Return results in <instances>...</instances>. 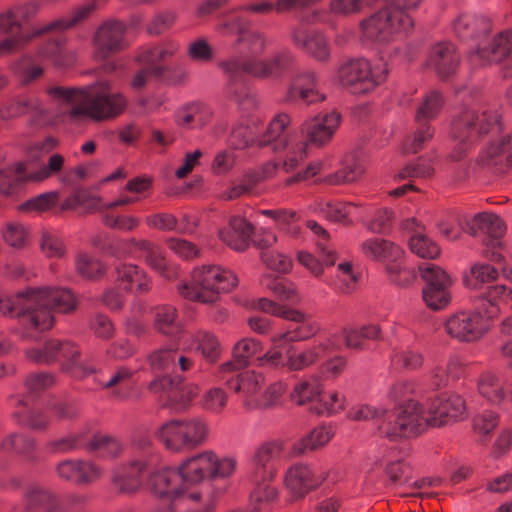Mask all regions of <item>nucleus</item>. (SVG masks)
Instances as JSON below:
<instances>
[{"label": "nucleus", "instance_id": "nucleus-1", "mask_svg": "<svg viewBox=\"0 0 512 512\" xmlns=\"http://www.w3.org/2000/svg\"><path fill=\"white\" fill-rule=\"evenodd\" d=\"M76 305V298L68 289L28 288L15 296H0V317H21L27 330L45 331L54 324L53 311L69 313Z\"/></svg>", "mask_w": 512, "mask_h": 512}, {"label": "nucleus", "instance_id": "nucleus-2", "mask_svg": "<svg viewBox=\"0 0 512 512\" xmlns=\"http://www.w3.org/2000/svg\"><path fill=\"white\" fill-rule=\"evenodd\" d=\"M51 92L71 104L73 119L107 121L123 114L128 106L127 98L120 92H111L106 81L83 88H55Z\"/></svg>", "mask_w": 512, "mask_h": 512}, {"label": "nucleus", "instance_id": "nucleus-3", "mask_svg": "<svg viewBox=\"0 0 512 512\" xmlns=\"http://www.w3.org/2000/svg\"><path fill=\"white\" fill-rule=\"evenodd\" d=\"M237 285L238 278L233 271L216 264H204L195 267L190 279L178 284L177 291L184 299L212 304Z\"/></svg>", "mask_w": 512, "mask_h": 512}, {"label": "nucleus", "instance_id": "nucleus-4", "mask_svg": "<svg viewBox=\"0 0 512 512\" xmlns=\"http://www.w3.org/2000/svg\"><path fill=\"white\" fill-rule=\"evenodd\" d=\"M291 118L281 113L273 117L266 130L256 138V146H271L282 153V168L286 173L296 169L305 159V143L298 131H289Z\"/></svg>", "mask_w": 512, "mask_h": 512}, {"label": "nucleus", "instance_id": "nucleus-5", "mask_svg": "<svg viewBox=\"0 0 512 512\" xmlns=\"http://www.w3.org/2000/svg\"><path fill=\"white\" fill-rule=\"evenodd\" d=\"M293 63V56L289 52H280L268 59H250L242 61L232 58L219 63V66L228 75L229 82L226 86V93L236 101L242 97L237 93L236 86L242 84L241 75L249 74L261 79H274L280 77Z\"/></svg>", "mask_w": 512, "mask_h": 512}, {"label": "nucleus", "instance_id": "nucleus-6", "mask_svg": "<svg viewBox=\"0 0 512 512\" xmlns=\"http://www.w3.org/2000/svg\"><path fill=\"white\" fill-rule=\"evenodd\" d=\"M156 435L167 450L179 453L206 444L210 437V426L201 416L185 417L163 423Z\"/></svg>", "mask_w": 512, "mask_h": 512}, {"label": "nucleus", "instance_id": "nucleus-7", "mask_svg": "<svg viewBox=\"0 0 512 512\" xmlns=\"http://www.w3.org/2000/svg\"><path fill=\"white\" fill-rule=\"evenodd\" d=\"M414 22L407 12L387 6L359 23L361 41L384 44L406 35Z\"/></svg>", "mask_w": 512, "mask_h": 512}, {"label": "nucleus", "instance_id": "nucleus-8", "mask_svg": "<svg viewBox=\"0 0 512 512\" xmlns=\"http://www.w3.org/2000/svg\"><path fill=\"white\" fill-rule=\"evenodd\" d=\"M500 129V116L492 107H480L478 109H464L460 111L452 122V135L459 140V148L451 153V158L459 160L467 149L466 140L472 141L477 135L496 133Z\"/></svg>", "mask_w": 512, "mask_h": 512}, {"label": "nucleus", "instance_id": "nucleus-9", "mask_svg": "<svg viewBox=\"0 0 512 512\" xmlns=\"http://www.w3.org/2000/svg\"><path fill=\"white\" fill-rule=\"evenodd\" d=\"M179 467L184 481L191 488L205 479L232 476L237 468V461L232 456L220 457L213 450H204L187 457Z\"/></svg>", "mask_w": 512, "mask_h": 512}, {"label": "nucleus", "instance_id": "nucleus-10", "mask_svg": "<svg viewBox=\"0 0 512 512\" xmlns=\"http://www.w3.org/2000/svg\"><path fill=\"white\" fill-rule=\"evenodd\" d=\"M387 63L379 60L371 63L364 58L349 59L342 62L336 72L341 85L354 93H368L384 83L388 77Z\"/></svg>", "mask_w": 512, "mask_h": 512}, {"label": "nucleus", "instance_id": "nucleus-11", "mask_svg": "<svg viewBox=\"0 0 512 512\" xmlns=\"http://www.w3.org/2000/svg\"><path fill=\"white\" fill-rule=\"evenodd\" d=\"M149 483L152 492L161 498L164 508L171 512L172 504L179 501L184 506L190 505L202 498L203 492L189 488L184 481L180 467L177 469L163 467L153 472L150 476Z\"/></svg>", "mask_w": 512, "mask_h": 512}, {"label": "nucleus", "instance_id": "nucleus-12", "mask_svg": "<svg viewBox=\"0 0 512 512\" xmlns=\"http://www.w3.org/2000/svg\"><path fill=\"white\" fill-rule=\"evenodd\" d=\"M429 417L426 402L420 404L409 401L399 406L395 413L385 417L379 425V431L390 439L411 437L431 426Z\"/></svg>", "mask_w": 512, "mask_h": 512}, {"label": "nucleus", "instance_id": "nucleus-13", "mask_svg": "<svg viewBox=\"0 0 512 512\" xmlns=\"http://www.w3.org/2000/svg\"><path fill=\"white\" fill-rule=\"evenodd\" d=\"M89 9L86 7L79 8L70 14L51 20L47 23L36 25L29 33H23V25L11 33L0 35V57L13 53L23 47L32 38L45 35L61 33L82 20Z\"/></svg>", "mask_w": 512, "mask_h": 512}, {"label": "nucleus", "instance_id": "nucleus-14", "mask_svg": "<svg viewBox=\"0 0 512 512\" xmlns=\"http://www.w3.org/2000/svg\"><path fill=\"white\" fill-rule=\"evenodd\" d=\"M26 355L37 363H49L54 360L64 359L63 369L71 372L74 377H82L92 372L80 360L79 349L70 342L50 340L41 348L28 349Z\"/></svg>", "mask_w": 512, "mask_h": 512}, {"label": "nucleus", "instance_id": "nucleus-15", "mask_svg": "<svg viewBox=\"0 0 512 512\" xmlns=\"http://www.w3.org/2000/svg\"><path fill=\"white\" fill-rule=\"evenodd\" d=\"M149 390L158 395L164 406L176 411L187 409L199 394V387L196 384L185 383L180 376L156 378L149 384Z\"/></svg>", "mask_w": 512, "mask_h": 512}, {"label": "nucleus", "instance_id": "nucleus-16", "mask_svg": "<svg viewBox=\"0 0 512 512\" xmlns=\"http://www.w3.org/2000/svg\"><path fill=\"white\" fill-rule=\"evenodd\" d=\"M303 319L294 321L298 326L291 330L277 333L270 338L271 346L264 354L257 356L258 365L281 364V347L283 343L302 342L313 338L320 331V324L308 319L302 312Z\"/></svg>", "mask_w": 512, "mask_h": 512}, {"label": "nucleus", "instance_id": "nucleus-17", "mask_svg": "<svg viewBox=\"0 0 512 512\" xmlns=\"http://www.w3.org/2000/svg\"><path fill=\"white\" fill-rule=\"evenodd\" d=\"M490 328L491 322L479 310L455 313L445 322L447 334L461 342L478 341Z\"/></svg>", "mask_w": 512, "mask_h": 512}, {"label": "nucleus", "instance_id": "nucleus-18", "mask_svg": "<svg viewBox=\"0 0 512 512\" xmlns=\"http://www.w3.org/2000/svg\"><path fill=\"white\" fill-rule=\"evenodd\" d=\"M334 341L332 338L323 339L313 345L306 346L303 349H297L290 346L285 353V357L281 352V364L279 365H260L261 367L282 368L285 367L289 371H303L326 356L334 350Z\"/></svg>", "mask_w": 512, "mask_h": 512}, {"label": "nucleus", "instance_id": "nucleus-19", "mask_svg": "<svg viewBox=\"0 0 512 512\" xmlns=\"http://www.w3.org/2000/svg\"><path fill=\"white\" fill-rule=\"evenodd\" d=\"M327 476L326 471L315 470L308 465L297 463L286 470L283 482L284 487L294 499H302L321 486Z\"/></svg>", "mask_w": 512, "mask_h": 512}, {"label": "nucleus", "instance_id": "nucleus-20", "mask_svg": "<svg viewBox=\"0 0 512 512\" xmlns=\"http://www.w3.org/2000/svg\"><path fill=\"white\" fill-rule=\"evenodd\" d=\"M340 120V114L335 111L305 120L299 132L305 143V153L307 154L308 145L322 147L329 143L340 125Z\"/></svg>", "mask_w": 512, "mask_h": 512}, {"label": "nucleus", "instance_id": "nucleus-21", "mask_svg": "<svg viewBox=\"0 0 512 512\" xmlns=\"http://www.w3.org/2000/svg\"><path fill=\"white\" fill-rule=\"evenodd\" d=\"M432 427H441L466 416V404L458 394L441 395L426 401Z\"/></svg>", "mask_w": 512, "mask_h": 512}, {"label": "nucleus", "instance_id": "nucleus-22", "mask_svg": "<svg viewBox=\"0 0 512 512\" xmlns=\"http://www.w3.org/2000/svg\"><path fill=\"white\" fill-rule=\"evenodd\" d=\"M125 27L118 21H107L102 24L94 37L93 58L103 61L111 54L122 50L126 43L124 40Z\"/></svg>", "mask_w": 512, "mask_h": 512}, {"label": "nucleus", "instance_id": "nucleus-23", "mask_svg": "<svg viewBox=\"0 0 512 512\" xmlns=\"http://www.w3.org/2000/svg\"><path fill=\"white\" fill-rule=\"evenodd\" d=\"M283 450V442L280 440L267 441L257 447L252 459L253 481L266 482L275 478L277 468L274 461L281 457Z\"/></svg>", "mask_w": 512, "mask_h": 512}, {"label": "nucleus", "instance_id": "nucleus-24", "mask_svg": "<svg viewBox=\"0 0 512 512\" xmlns=\"http://www.w3.org/2000/svg\"><path fill=\"white\" fill-rule=\"evenodd\" d=\"M512 52V31H505L487 44L479 45L475 51L470 54V61L477 66H484L497 63L504 60Z\"/></svg>", "mask_w": 512, "mask_h": 512}, {"label": "nucleus", "instance_id": "nucleus-25", "mask_svg": "<svg viewBox=\"0 0 512 512\" xmlns=\"http://www.w3.org/2000/svg\"><path fill=\"white\" fill-rule=\"evenodd\" d=\"M293 43L311 57L320 62L330 59V47L326 37L315 30L299 25L292 30Z\"/></svg>", "mask_w": 512, "mask_h": 512}, {"label": "nucleus", "instance_id": "nucleus-26", "mask_svg": "<svg viewBox=\"0 0 512 512\" xmlns=\"http://www.w3.org/2000/svg\"><path fill=\"white\" fill-rule=\"evenodd\" d=\"M263 384V375L252 370L238 374L230 382L231 388L239 394L243 407L248 411L259 409L258 398Z\"/></svg>", "mask_w": 512, "mask_h": 512}, {"label": "nucleus", "instance_id": "nucleus-27", "mask_svg": "<svg viewBox=\"0 0 512 512\" xmlns=\"http://www.w3.org/2000/svg\"><path fill=\"white\" fill-rule=\"evenodd\" d=\"M463 230L473 236H484L483 241L486 245L496 246L506 231V225L498 215L479 213L467 223V228Z\"/></svg>", "mask_w": 512, "mask_h": 512}, {"label": "nucleus", "instance_id": "nucleus-28", "mask_svg": "<svg viewBox=\"0 0 512 512\" xmlns=\"http://www.w3.org/2000/svg\"><path fill=\"white\" fill-rule=\"evenodd\" d=\"M479 311L492 323L500 315V305L512 310V290L504 285H494L477 297Z\"/></svg>", "mask_w": 512, "mask_h": 512}, {"label": "nucleus", "instance_id": "nucleus-29", "mask_svg": "<svg viewBox=\"0 0 512 512\" xmlns=\"http://www.w3.org/2000/svg\"><path fill=\"white\" fill-rule=\"evenodd\" d=\"M253 233V226L245 218L233 216L229 220L228 227L219 231L220 239L237 251L247 248Z\"/></svg>", "mask_w": 512, "mask_h": 512}, {"label": "nucleus", "instance_id": "nucleus-30", "mask_svg": "<svg viewBox=\"0 0 512 512\" xmlns=\"http://www.w3.org/2000/svg\"><path fill=\"white\" fill-rule=\"evenodd\" d=\"M147 468L144 460H134L115 469L112 477L114 487L121 493H132L141 485V474Z\"/></svg>", "mask_w": 512, "mask_h": 512}, {"label": "nucleus", "instance_id": "nucleus-31", "mask_svg": "<svg viewBox=\"0 0 512 512\" xmlns=\"http://www.w3.org/2000/svg\"><path fill=\"white\" fill-rule=\"evenodd\" d=\"M360 252L364 257L373 261L388 263L390 260H399L404 251L394 243L382 238H369L361 242Z\"/></svg>", "mask_w": 512, "mask_h": 512}, {"label": "nucleus", "instance_id": "nucleus-32", "mask_svg": "<svg viewBox=\"0 0 512 512\" xmlns=\"http://www.w3.org/2000/svg\"><path fill=\"white\" fill-rule=\"evenodd\" d=\"M428 65L433 68L439 76L448 77L455 73L459 65V55L452 44L439 43L432 48Z\"/></svg>", "mask_w": 512, "mask_h": 512}, {"label": "nucleus", "instance_id": "nucleus-33", "mask_svg": "<svg viewBox=\"0 0 512 512\" xmlns=\"http://www.w3.org/2000/svg\"><path fill=\"white\" fill-rule=\"evenodd\" d=\"M179 50V45L175 42H166L153 47L142 48L136 60L151 68L155 75H161L164 69L159 66L160 63L171 59Z\"/></svg>", "mask_w": 512, "mask_h": 512}, {"label": "nucleus", "instance_id": "nucleus-34", "mask_svg": "<svg viewBox=\"0 0 512 512\" xmlns=\"http://www.w3.org/2000/svg\"><path fill=\"white\" fill-rule=\"evenodd\" d=\"M58 475L77 484L89 483L99 478L101 471L91 462L67 460L57 467Z\"/></svg>", "mask_w": 512, "mask_h": 512}, {"label": "nucleus", "instance_id": "nucleus-35", "mask_svg": "<svg viewBox=\"0 0 512 512\" xmlns=\"http://www.w3.org/2000/svg\"><path fill=\"white\" fill-rule=\"evenodd\" d=\"M317 79L312 71H303L297 74L291 84L290 94L292 97H299L307 103L323 101L325 95L316 89Z\"/></svg>", "mask_w": 512, "mask_h": 512}, {"label": "nucleus", "instance_id": "nucleus-36", "mask_svg": "<svg viewBox=\"0 0 512 512\" xmlns=\"http://www.w3.org/2000/svg\"><path fill=\"white\" fill-rule=\"evenodd\" d=\"M490 20L484 16L463 14L454 22V31L462 39L481 37L489 33Z\"/></svg>", "mask_w": 512, "mask_h": 512}, {"label": "nucleus", "instance_id": "nucleus-37", "mask_svg": "<svg viewBox=\"0 0 512 512\" xmlns=\"http://www.w3.org/2000/svg\"><path fill=\"white\" fill-rule=\"evenodd\" d=\"M136 249L143 253L147 264L162 277L171 279L176 276V271L168 268V262L161 248L147 240L133 241Z\"/></svg>", "mask_w": 512, "mask_h": 512}, {"label": "nucleus", "instance_id": "nucleus-38", "mask_svg": "<svg viewBox=\"0 0 512 512\" xmlns=\"http://www.w3.org/2000/svg\"><path fill=\"white\" fill-rule=\"evenodd\" d=\"M479 162L486 166L512 163V136L491 142L481 151Z\"/></svg>", "mask_w": 512, "mask_h": 512}, {"label": "nucleus", "instance_id": "nucleus-39", "mask_svg": "<svg viewBox=\"0 0 512 512\" xmlns=\"http://www.w3.org/2000/svg\"><path fill=\"white\" fill-rule=\"evenodd\" d=\"M117 280L125 286L126 290L139 293L150 290L151 281L144 270L134 264H120L116 267Z\"/></svg>", "mask_w": 512, "mask_h": 512}, {"label": "nucleus", "instance_id": "nucleus-40", "mask_svg": "<svg viewBox=\"0 0 512 512\" xmlns=\"http://www.w3.org/2000/svg\"><path fill=\"white\" fill-rule=\"evenodd\" d=\"M346 348L352 350L365 349V340H378L381 337V328L376 324L360 327H347L342 331Z\"/></svg>", "mask_w": 512, "mask_h": 512}, {"label": "nucleus", "instance_id": "nucleus-41", "mask_svg": "<svg viewBox=\"0 0 512 512\" xmlns=\"http://www.w3.org/2000/svg\"><path fill=\"white\" fill-rule=\"evenodd\" d=\"M477 389L492 404L498 405L505 399L504 381L494 372H483L477 380Z\"/></svg>", "mask_w": 512, "mask_h": 512}, {"label": "nucleus", "instance_id": "nucleus-42", "mask_svg": "<svg viewBox=\"0 0 512 512\" xmlns=\"http://www.w3.org/2000/svg\"><path fill=\"white\" fill-rule=\"evenodd\" d=\"M31 163H18L16 170L19 174H23L22 178L31 181H42L52 175L59 173L64 166V157L60 154H52L46 165L41 166L36 171L30 169Z\"/></svg>", "mask_w": 512, "mask_h": 512}, {"label": "nucleus", "instance_id": "nucleus-43", "mask_svg": "<svg viewBox=\"0 0 512 512\" xmlns=\"http://www.w3.org/2000/svg\"><path fill=\"white\" fill-rule=\"evenodd\" d=\"M65 44L66 39L63 37L49 41L38 49V57L43 61L52 62L57 66L70 64L74 61L75 54L67 50Z\"/></svg>", "mask_w": 512, "mask_h": 512}, {"label": "nucleus", "instance_id": "nucleus-44", "mask_svg": "<svg viewBox=\"0 0 512 512\" xmlns=\"http://www.w3.org/2000/svg\"><path fill=\"white\" fill-rule=\"evenodd\" d=\"M37 11L34 4L15 7L0 13V35L11 33L19 29Z\"/></svg>", "mask_w": 512, "mask_h": 512}, {"label": "nucleus", "instance_id": "nucleus-45", "mask_svg": "<svg viewBox=\"0 0 512 512\" xmlns=\"http://www.w3.org/2000/svg\"><path fill=\"white\" fill-rule=\"evenodd\" d=\"M334 435L331 426L321 425L313 429L308 435L300 439L293 446L295 454H304L327 444Z\"/></svg>", "mask_w": 512, "mask_h": 512}, {"label": "nucleus", "instance_id": "nucleus-46", "mask_svg": "<svg viewBox=\"0 0 512 512\" xmlns=\"http://www.w3.org/2000/svg\"><path fill=\"white\" fill-rule=\"evenodd\" d=\"M497 270L487 263H474L468 272L463 275V283L471 290L480 289L484 284L496 280Z\"/></svg>", "mask_w": 512, "mask_h": 512}, {"label": "nucleus", "instance_id": "nucleus-47", "mask_svg": "<svg viewBox=\"0 0 512 512\" xmlns=\"http://www.w3.org/2000/svg\"><path fill=\"white\" fill-rule=\"evenodd\" d=\"M365 168L361 161L346 159L342 168L327 175L323 182L328 185H343L357 181L364 173Z\"/></svg>", "mask_w": 512, "mask_h": 512}, {"label": "nucleus", "instance_id": "nucleus-48", "mask_svg": "<svg viewBox=\"0 0 512 512\" xmlns=\"http://www.w3.org/2000/svg\"><path fill=\"white\" fill-rule=\"evenodd\" d=\"M155 328L162 334L176 336L182 330L177 318V310L170 305L159 306L155 309Z\"/></svg>", "mask_w": 512, "mask_h": 512}, {"label": "nucleus", "instance_id": "nucleus-49", "mask_svg": "<svg viewBox=\"0 0 512 512\" xmlns=\"http://www.w3.org/2000/svg\"><path fill=\"white\" fill-rule=\"evenodd\" d=\"M74 266L77 274L88 280H96L106 271V267L98 258L83 251L75 255Z\"/></svg>", "mask_w": 512, "mask_h": 512}, {"label": "nucleus", "instance_id": "nucleus-50", "mask_svg": "<svg viewBox=\"0 0 512 512\" xmlns=\"http://www.w3.org/2000/svg\"><path fill=\"white\" fill-rule=\"evenodd\" d=\"M323 392V387L319 380L310 377L298 382L291 393L292 400L298 405H304L309 402L317 401Z\"/></svg>", "mask_w": 512, "mask_h": 512}, {"label": "nucleus", "instance_id": "nucleus-51", "mask_svg": "<svg viewBox=\"0 0 512 512\" xmlns=\"http://www.w3.org/2000/svg\"><path fill=\"white\" fill-rule=\"evenodd\" d=\"M251 308L289 321H300L303 319L301 311L280 305L268 298H259L252 301Z\"/></svg>", "mask_w": 512, "mask_h": 512}, {"label": "nucleus", "instance_id": "nucleus-52", "mask_svg": "<svg viewBox=\"0 0 512 512\" xmlns=\"http://www.w3.org/2000/svg\"><path fill=\"white\" fill-rule=\"evenodd\" d=\"M297 258L299 263L315 277L321 276L324 267L334 265L336 260L335 252L328 249H322V261H319L314 255L307 251H300Z\"/></svg>", "mask_w": 512, "mask_h": 512}, {"label": "nucleus", "instance_id": "nucleus-53", "mask_svg": "<svg viewBox=\"0 0 512 512\" xmlns=\"http://www.w3.org/2000/svg\"><path fill=\"white\" fill-rule=\"evenodd\" d=\"M229 396L220 387L207 389L199 400V406L206 412L214 415L221 414L228 404Z\"/></svg>", "mask_w": 512, "mask_h": 512}, {"label": "nucleus", "instance_id": "nucleus-54", "mask_svg": "<svg viewBox=\"0 0 512 512\" xmlns=\"http://www.w3.org/2000/svg\"><path fill=\"white\" fill-rule=\"evenodd\" d=\"M271 481H254L255 487L250 494V505L261 511L266 509L278 497V490Z\"/></svg>", "mask_w": 512, "mask_h": 512}, {"label": "nucleus", "instance_id": "nucleus-55", "mask_svg": "<svg viewBox=\"0 0 512 512\" xmlns=\"http://www.w3.org/2000/svg\"><path fill=\"white\" fill-rule=\"evenodd\" d=\"M412 253L421 258L435 259L440 255V247L436 242L421 232H416L409 239Z\"/></svg>", "mask_w": 512, "mask_h": 512}, {"label": "nucleus", "instance_id": "nucleus-56", "mask_svg": "<svg viewBox=\"0 0 512 512\" xmlns=\"http://www.w3.org/2000/svg\"><path fill=\"white\" fill-rule=\"evenodd\" d=\"M385 272L389 280L401 287H407L416 280V272L413 268L403 265L399 260H390L385 264Z\"/></svg>", "mask_w": 512, "mask_h": 512}, {"label": "nucleus", "instance_id": "nucleus-57", "mask_svg": "<svg viewBox=\"0 0 512 512\" xmlns=\"http://www.w3.org/2000/svg\"><path fill=\"white\" fill-rule=\"evenodd\" d=\"M6 115L16 117L23 114H38L43 112L42 105L38 98L34 96H20L11 100L5 106Z\"/></svg>", "mask_w": 512, "mask_h": 512}, {"label": "nucleus", "instance_id": "nucleus-58", "mask_svg": "<svg viewBox=\"0 0 512 512\" xmlns=\"http://www.w3.org/2000/svg\"><path fill=\"white\" fill-rule=\"evenodd\" d=\"M421 277L427 283L425 288L449 289L453 283L452 278L440 267L433 264L419 266Z\"/></svg>", "mask_w": 512, "mask_h": 512}, {"label": "nucleus", "instance_id": "nucleus-59", "mask_svg": "<svg viewBox=\"0 0 512 512\" xmlns=\"http://www.w3.org/2000/svg\"><path fill=\"white\" fill-rule=\"evenodd\" d=\"M262 343L254 338H243L233 347L234 360L241 366L248 365L249 360L259 355Z\"/></svg>", "mask_w": 512, "mask_h": 512}, {"label": "nucleus", "instance_id": "nucleus-60", "mask_svg": "<svg viewBox=\"0 0 512 512\" xmlns=\"http://www.w3.org/2000/svg\"><path fill=\"white\" fill-rule=\"evenodd\" d=\"M423 361L422 354L410 348L395 349L391 354L392 365L396 368L416 370L422 366Z\"/></svg>", "mask_w": 512, "mask_h": 512}, {"label": "nucleus", "instance_id": "nucleus-61", "mask_svg": "<svg viewBox=\"0 0 512 512\" xmlns=\"http://www.w3.org/2000/svg\"><path fill=\"white\" fill-rule=\"evenodd\" d=\"M378 0H330L329 11L336 16H351L365 7L374 5Z\"/></svg>", "mask_w": 512, "mask_h": 512}, {"label": "nucleus", "instance_id": "nucleus-62", "mask_svg": "<svg viewBox=\"0 0 512 512\" xmlns=\"http://www.w3.org/2000/svg\"><path fill=\"white\" fill-rule=\"evenodd\" d=\"M196 350L199 351L208 361H215L220 353L221 347L215 335L200 331L195 335Z\"/></svg>", "mask_w": 512, "mask_h": 512}, {"label": "nucleus", "instance_id": "nucleus-63", "mask_svg": "<svg viewBox=\"0 0 512 512\" xmlns=\"http://www.w3.org/2000/svg\"><path fill=\"white\" fill-rule=\"evenodd\" d=\"M262 285H265L271 290L276 297L282 301H288L297 304L301 301L300 295L297 292L295 286L285 281H274L269 277L264 276L261 279Z\"/></svg>", "mask_w": 512, "mask_h": 512}, {"label": "nucleus", "instance_id": "nucleus-64", "mask_svg": "<svg viewBox=\"0 0 512 512\" xmlns=\"http://www.w3.org/2000/svg\"><path fill=\"white\" fill-rule=\"evenodd\" d=\"M40 249L47 258H61L66 253L62 238L53 231L42 232Z\"/></svg>", "mask_w": 512, "mask_h": 512}]
</instances>
